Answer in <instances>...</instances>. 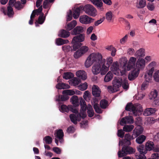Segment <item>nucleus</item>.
I'll use <instances>...</instances> for the list:
<instances>
[{"label": "nucleus", "mask_w": 159, "mask_h": 159, "mask_svg": "<svg viewBox=\"0 0 159 159\" xmlns=\"http://www.w3.org/2000/svg\"><path fill=\"white\" fill-rule=\"evenodd\" d=\"M81 110L80 112L77 114H71L70 117L71 121L75 124L77 123V121H80L81 118H84L86 116V104L85 101L82 98H80Z\"/></svg>", "instance_id": "obj_1"}, {"label": "nucleus", "mask_w": 159, "mask_h": 159, "mask_svg": "<svg viewBox=\"0 0 159 159\" xmlns=\"http://www.w3.org/2000/svg\"><path fill=\"white\" fill-rule=\"evenodd\" d=\"M102 58V56L100 53L92 52L87 57L84 63L85 66L88 68L93 63L101 62Z\"/></svg>", "instance_id": "obj_2"}, {"label": "nucleus", "mask_w": 159, "mask_h": 159, "mask_svg": "<svg viewBox=\"0 0 159 159\" xmlns=\"http://www.w3.org/2000/svg\"><path fill=\"white\" fill-rule=\"evenodd\" d=\"M125 109L132 112L134 116H139L143 112V107L140 104L136 103L133 104L130 103L128 104L125 107Z\"/></svg>", "instance_id": "obj_3"}, {"label": "nucleus", "mask_w": 159, "mask_h": 159, "mask_svg": "<svg viewBox=\"0 0 159 159\" xmlns=\"http://www.w3.org/2000/svg\"><path fill=\"white\" fill-rule=\"evenodd\" d=\"M101 62L94 63L92 68V72L94 75H97L100 74L102 75H103L107 73V72L102 65H101Z\"/></svg>", "instance_id": "obj_4"}, {"label": "nucleus", "mask_w": 159, "mask_h": 159, "mask_svg": "<svg viewBox=\"0 0 159 159\" xmlns=\"http://www.w3.org/2000/svg\"><path fill=\"white\" fill-rule=\"evenodd\" d=\"M137 59L134 57H130L127 63H124L123 65V68L124 69L123 72L126 73L127 71L130 70L131 69L135 67Z\"/></svg>", "instance_id": "obj_5"}, {"label": "nucleus", "mask_w": 159, "mask_h": 159, "mask_svg": "<svg viewBox=\"0 0 159 159\" xmlns=\"http://www.w3.org/2000/svg\"><path fill=\"white\" fill-rule=\"evenodd\" d=\"M110 70L114 74L116 75H123L126 73L125 72H123L125 70L123 68V66L121 70L119 69V64L117 61L113 62L111 66Z\"/></svg>", "instance_id": "obj_6"}, {"label": "nucleus", "mask_w": 159, "mask_h": 159, "mask_svg": "<svg viewBox=\"0 0 159 159\" xmlns=\"http://www.w3.org/2000/svg\"><path fill=\"white\" fill-rule=\"evenodd\" d=\"M83 10L87 15L95 17L98 15V11L92 5L87 4L83 7Z\"/></svg>", "instance_id": "obj_7"}, {"label": "nucleus", "mask_w": 159, "mask_h": 159, "mask_svg": "<svg viewBox=\"0 0 159 159\" xmlns=\"http://www.w3.org/2000/svg\"><path fill=\"white\" fill-rule=\"evenodd\" d=\"M43 0H37L36 2V7L39 8L38 9L34 10L30 16V19L29 21V24L32 25L33 23V19L35 15H38L41 13L42 10V6L41 5Z\"/></svg>", "instance_id": "obj_8"}, {"label": "nucleus", "mask_w": 159, "mask_h": 159, "mask_svg": "<svg viewBox=\"0 0 159 159\" xmlns=\"http://www.w3.org/2000/svg\"><path fill=\"white\" fill-rule=\"evenodd\" d=\"M85 40V35L84 34H80L75 36L72 41V43L73 44V48L77 49L79 47L81 44L79 43L83 42Z\"/></svg>", "instance_id": "obj_9"}, {"label": "nucleus", "mask_w": 159, "mask_h": 159, "mask_svg": "<svg viewBox=\"0 0 159 159\" xmlns=\"http://www.w3.org/2000/svg\"><path fill=\"white\" fill-rule=\"evenodd\" d=\"M135 151L134 149L131 147L124 146L121 151H119L118 152V156L119 157H121L127 154L133 153Z\"/></svg>", "instance_id": "obj_10"}, {"label": "nucleus", "mask_w": 159, "mask_h": 159, "mask_svg": "<svg viewBox=\"0 0 159 159\" xmlns=\"http://www.w3.org/2000/svg\"><path fill=\"white\" fill-rule=\"evenodd\" d=\"M113 58L111 57H108L106 59H102V65L107 72L109 70V67L113 63Z\"/></svg>", "instance_id": "obj_11"}, {"label": "nucleus", "mask_w": 159, "mask_h": 159, "mask_svg": "<svg viewBox=\"0 0 159 159\" xmlns=\"http://www.w3.org/2000/svg\"><path fill=\"white\" fill-rule=\"evenodd\" d=\"M93 20V19L85 15L81 16L79 19V20L80 23L84 24H90Z\"/></svg>", "instance_id": "obj_12"}, {"label": "nucleus", "mask_w": 159, "mask_h": 159, "mask_svg": "<svg viewBox=\"0 0 159 159\" xmlns=\"http://www.w3.org/2000/svg\"><path fill=\"white\" fill-rule=\"evenodd\" d=\"M131 70L129 74L128 79L130 80H132L135 79L138 76L140 70L135 67Z\"/></svg>", "instance_id": "obj_13"}, {"label": "nucleus", "mask_w": 159, "mask_h": 159, "mask_svg": "<svg viewBox=\"0 0 159 159\" xmlns=\"http://www.w3.org/2000/svg\"><path fill=\"white\" fill-rule=\"evenodd\" d=\"M55 143L57 145L58 144V140L61 143L63 142L62 138L64 136V134L62 130L59 129L56 132L55 134Z\"/></svg>", "instance_id": "obj_14"}, {"label": "nucleus", "mask_w": 159, "mask_h": 159, "mask_svg": "<svg viewBox=\"0 0 159 159\" xmlns=\"http://www.w3.org/2000/svg\"><path fill=\"white\" fill-rule=\"evenodd\" d=\"M125 139L126 141L125 143H124L122 141H120L119 142V145H122L124 144L130 145L131 144L130 141L131 140L134 139L135 138L133 135V134L132 136H131L129 134H126L124 136Z\"/></svg>", "instance_id": "obj_15"}, {"label": "nucleus", "mask_w": 159, "mask_h": 159, "mask_svg": "<svg viewBox=\"0 0 159 159\" xmlns=\"http://www.w3.org/2000/svg\"><path fill=\"white\" fill-rule=\"evenodd\" d=\"M146 65V61L145 59L142 58H139L136 63L135 68L139 70L143 69Z\"/></svg>", "instance_id": "obj_16"}, {"label": "nucleus", "mask_w": 159, "mask_h": 159, "mask_svg": "<svg viewBox=\"0 0 159 159\" xmlns=\"http://www.w3.org/2000/svg\"><path fill=\"white\" fill-rule=\"evenodd\" d=\"M122 79L121 78H115L112 81L113 87L118 91L119 87L121 85Z\"/></svg>", "instance_id": "obj_17"}, {"label": "nucleus", "mask_w": 159, "mask_h": 159, "mask_svg": "<svg viewBox=\"0 0 159 159\" xmlns=\"http://www.w3.org/2000/svg\"><path fill=\"white\" fill-rule=\"evenodd\" d=\"M134 121V119L132 116H128L123 118L120 121V124L121 125H123L124 124L133 123Z\"/></svg>", "instance_id": "obj_18"}, {"label": "nucleus", "mask_w": 159, "mask_h": 159, "mask_svg": "<svg viewBox=\"0 0 159 159\" xmlns=\"http://www.w3.org/2000/svg\"><path fill=\"white\" fill-rule=\"evenodd\" d=\"M157 110L154 108H147L143 111V115L144 116H151L155 113Z\"/></svg>", "instance_id": "obj_19"}, {"label": "nucleus", "mask_w": 159, "mask_h": 159, "mask_svg": "<svg viewBox=\"0 0 159 159\" xmlns=\"http://www.w3.org/2000/svg\"><path fill=\"white\" fill-rule=\"evenodd\" d=\"M143 131L142 127L140 125L137 126L133 131V135H134V138H136L142 133Z\"/></svg>", "instance_id": "obj_20"}, {"label": "nucleus", "mask_w": 159, "mask_h": 159, "mask_svg": "<svg viewBox=\"0 0 159 159\" xmlns=\"http://www.w3.org/2000/svg\"><path fill=\"white\" fill-rule=\"evenodd\" d=\"M77 24V21L75 20H73L70 22L66 23L65 28L67 30L70 31L73 29Z\"/></svg>", "instance_id": "obj_21"}, {"label": "nucleus", "mask_w": 159, "mask_h": 159, "mask_svg": "<svg viewBox=\"0 0 159 159\" xmlns=\"http://www.w3.org/2000/svg\"><path fill=\"white\" fill-rule=\"evenodd\" d=\"M76 76L83 80L87 79V76L86 72L83 70H79L76 73Z\"/></svg>", "instance_id": "obj_22"}, {"label": "nucleus", "mask_w": 159, "mask_h": 159, "mask_svg": "<svg viewBox=\"0 0 159 159\" xmlns=\"http://www.w3.org/2000/svg\"><path fill=\"white\" fill-rule=\"evenodd\" d=\"M114 15L112 11H109L106 13L104 17L108 22H111L114 20Z\"/></svg>", "instance_id": "obj_23"}, {"label": "nucleus", "mask_w": 159, "mask_h": 159, "mask_svg": "<svg viewBox=\"0 0 159 159\" xmlns=\"http://www.w3.org/2000/svg\"><path fill=\"white\" fill-rule=\"evenodd\" d=\"M83 10V6H80L76 8L73 12V17L75 19L78 18L80 14L81 11Z\"/></svg>", "instance_id": "obj_24"}, {"label": "nucleus", "mask_w": 159, "mask_h": 159, "mask_svg": "<svg viewBox=\"0 0 159 159\" xmlns=\"http://www.w3.org/2000/svg\"><path fill=\"white\" fill-rule=\"evenodd\" d=\"M92 92L93 96L95 97H99L101 91L98 86L93 85L92 88Z\"/></svg>", "instance_id": "obj_25"}, {"label": "nucleus", "mask_w": 159, "mask_h": 159, "mask_svg": "<svg viewBox=\"0 0 159 159\" xmlns=\"http://www.w3.org/2000/svg\"><path fill=\"white\" fill-rule=\"evenodd\" d=\"M113 74L111 71H109L105 74L103 81L104 82L107 83L111 81L113 78Z\"/></svg>", "instance_id": "obj_26"}, {"label": "nucleus", "mask_w": 159, "mask_h": 159, "mask_svg": "<svg viewBox=\"0 0 159 159\" xmlns=\"http://www.w3.org/2000/svg\"><path fill=\"white\" fill-rule=\"evenodd\" d=\"M153 72L147 70L144 74V78L145 81L150 82L152 78V75Z\"/></svg>", "instance_id": "obj_27"}, {"label": "nucleus", "mask_w": 159, "mask_h": 159, "mask_svg": "<svg viewBox=\"0 0 159 159\" xmlns=\"http://www.w3.org/2000/svg\"><path fill=\"white\" fill-rule=\"evenodd\" d=\"M70 35V32L64 30H60L58 34L59 37L63 38H66Z\"/></svg>", "instance_id": "obj_28"}, {"label": "nucleus", "mask_w": 159, "mask_h": 159, "mask_svg": "<svg viewBox=\"0 0 159 159\" xmlns=\"http://www.w3.org/2000/svg\"><path fill=\"white\" fill-rule=\"evenodd\" d=\"M145 55L144 50L143 48H140L137 50L134 54L135 56L137 58L143 57Z\"/></svg>", "instance_id": "obj_29"}, {"label": "nucleus", "mask_w": 159, "mask_h": 159, "mask_svg": "<svg viewBox=\"0 0 159 159\" xmlns=\"http://www.w3.org/2000/svg\"><path fill=\"white\" fill-rule=\"evenodd\" d=\"M70 84L71 85L76 86L81 82V80L76 77H74L69 81Z\"/></svg>", "instance_id": "obj_30"}, {"label": "nucleus", "mask_w": 159, "mask_h": 159, "mask_svg": "<svg viewBox=\"0 0 159 159\" xmlns=\"http://www.w3.org/2000/svg\"><path fill=\"white\" fill-rule=\"evenodd\" d=\"M154 144L153 142L148 141L145 143V148L147 151H150L154 148Z\"/></svg>", "instance_id": "obj_31"}, {"label": "nucleus", "mask_w": 159, "mask_h": 159, "mask_svg": "<svg viewBox=\"0 0 159 159\" xmlns=\"http://www.w3.org/2000/svg\"><path fill=\"white\" fill-rule=\"evenodd\" d=\"M70 101L75 106H78L79 105L78 97L77 96H72L70 99Z\"/></svg>", "instance_id": "obj_32"}, {"label": "nucleus", "mask_w": 159, "mask_h": 159, "mask_svg": "<svg viewBox=\"0 0 159 159\" xmlns=\"http://www.w3.org/2000/svg\"><path fill=\"white\" fill-rule=\"evenodd\" d=\"M146 5V2L144 0H137L136 3V7L139 8H142L144 7Z\"/></svg>", "instance_id": "obj_33"}, {"label": "nucleus", "mask_w": 159, "mask_h": 159, "mask_svg": "<svg viewBox=\"0 0 159 159\" xmlns=\"http://www.w3.org/2000/svg\"><path fill=\"white\" fill-rule=\"evenodd\" d=\"M84 31L83 27L81 26H77L73 30V35H76L82 33Z\"/></svg>", "instance_id": "obj_34"}, {"label": "nucleus", "mask_w": 159, "mask_h": 159, "mask_svg": "<svg viewBox=\"0 0 159 159\" xmlns=\"http://www.w3.org/2000/svg\"><path fill=\"white\" fill-rule=\"evenodd\" d=\"M157 65V63L156 61H152L147 66V70L153 72Z\"/></svg>", "instance_id": "obj_35"}, {"label": "nucleus", "mask_w": 159, "mask_h": 159, "mask_svg": "<svg viewBox=\"0 0 159 159\" xmlns=\"http://www.w3.org/2000/svg\"><path fill=\"white\" fill-rule=\"evenodd\" d=\"M69 98V97L66 95L61 96L59 95L56 97L55 100L56 101L60 102L61 101H65L68 100Z\"/></svg>", "instance_id": "obj_36"}, {"label": "nucleus", "mask_w": 159, "mask_h": 159, "mask_svg": "<svg viewBox=\"0 0 159 159\" xmlns=\"http://www.w3.org/2000/svg\"><path fill=\"white\" fill-rule=\"evenodd\" d=\"M68 40L67 39H63L61 38H58L56 39V43L57 45H61L65 44H66L69 43Z\"/></svg>", "instance_id": "obj_37"}, {"label": "nucleus", "mask_w": 159, "mask_h": 159, "mask_svg": "<svg viewBox=\"0 0 159 159\" xmlns=\"http://www.w3.org/2000/svg\"><path fill=\"white\" fill-rule=\"evenodd\" d=\"M56 87L58 89H67L70 88V86L68 84L65 83H58L56 85Z\"/></svg>", "instance_id": "obj_38"}, {"label": "nucleus", "mask_w": 159, "mask_h": 159, "mask_svg": "<svg viewBox=\"0 0 159 159\" xmlns=\"http://www.w3.org/2000/svg\"><path fill=\"white\" fill-rule=\"evenodd\" d=\"M87 109L88 116L90 117H92L94 115V113L91 106L90 104L88 105L87 107Z\"/></svg>", "instance_id": "obj_39"}, {"label": "nucleus", "mask_w": 159, "mask_h": 159, "mask_svg": "<svg viewBox=\"0 0 159 159\" xmlns=\"http://www.w3.org/2000/svg\"><path fill=\"white\" fill-rule=\"evenodd\" d=\"M137 149L141 154L144 155L147 153V150L146 148H144V146L143 145L139 146L137 147Z\"/></svg>", "instance_id": "obj_40"}, {"label": "nucleus", "mask_w": 159, "mask_h": 159, "mask_svg": "<svg viewBox=\"0 0 159 159\" xmlns=\"http://www.w3.org/2000/svg\"><path fill=\"white\" fill-rule=\"evenodd\" d=\"M98 101L96 98L94 99V104L93 105L94 108L96 112L98 113H100L102 112V110L98 106L97 102Z\"/></svg>", "instance_id": "obj_41"}, {"label": "nucleus", "mask_w": 159, "mask_h": 159, "mask_svg": "<svg viewBox=\"0 0 159 159\" xmlns=\"http://www.w3.org/2000/svg\"><path fill=\"white\" fill-rule=\"evenodd\" d=\"M146 137L143 135H141L136 139V142L138 144L142 143L145 140Z\"/></svg>", "instance_id": "obj_42"}, {"label": "nucleus", "mask_w": 159, "mask_h": 159, "mask_svg": "<svg viewBox=\"0 0 159 159\" xmlns=\"http://www.w3.org/2000/svg\"><path fill=\"white\" fill-rule=\"evenodd\" d=\"M134 126L133 125H125L123 128V130L126 132H129L131 131L134 128Z\"/></svg>", "instance_id": "obj_43"}, {"label": "nucleus", "mask_w": 159, "mask_h": 159, "mask_svg": "<svg viewBox=\"0 0 159 159\" xmlns=\"http://www.w3.org/2000/svg\"><path fill=\"white\" fill-rule=\"evenodd\" d=\"M71 106H69L68 107L66 106L65 105H62L61 106L59 110L60 111L62 112H68L70 109L71 108Z\"/></svg>", "instance_id": "obj_44"}, {"label": "nucleus", "mask_w": 159, "mask_h": 159, "mask_svg": "<svg viewBox=\"0 0 159 159\" xmlns=\"http://www.w3.org/2000/svg\"><path fill=\"white\" fill-rule=\"evenodd\" d=\"M105 87L107 89V91L110 93H114L118 91L116 89L114 88L113 86H105Z\"/></svg>", "instance_id": "obj_45"}, {"label": "nucleus", "mask_w": 159, "mask_h": 159, "mask_svg": "<svg viewBox=\"0 0 159 159\" xmlns=\"http://www.w3.org/2000/svg\"><path fill=\"white\" fill-rule=\"evenodd\" d=\"M157 96V92L156 90L152 91L149 95V98L150 99L156 98Z\"/></svg>", "instance_id": "obj_46"}, {"label": "nucleus", "mask_w": 159, "mask_h": 159, "mask_svg": "<svg viewBox=\"0 0 159 159\" xmlns=\"http://www.w3.org/2000/svg\"><path fill=\"white\" fill-rule=\"evenodd\" d=\"M74 76L73 74L70 72L65 73L63 76V78L68 80L73 77Z\"/></svg>", "instance_id": "obj_47"}, {"label": "nucleus", "mask_w": 159, "mask_h": 159, "mask_svg": "<svg viewBox=\"0 0 159 159\" xmlns=\"http://www.w3.org/2000/svg\"><path fill=\"white\" fill-rule=\"evenodd\" d=\"M88 88V84L86 82L80 84L78 86V89L81 91H84Z\"/></svg>", "instance_id": "obj_48"}, {"label": "nucleus", "mask_w": 159, "mask_h": 159, "mask_svg": "<svg viewBox=\"0 0 159 159\" xmlns=\"http://www.w3.org/2000/svg\"><path fill=\"white\" fill-rule=\"evenodd\" d=\"M153 77L156 82H159V69L155 71Z\"/></svg>", "instance_id": "obj_49"}, {"label": "nucleus", "mask_w": 159, "mask_h": 159, "mask_svg": "<svg viewBox=\"0 0 159 159\" xmlns=\"http://www.w3.org/2000/svg\"><path fill=\"white\" fill-rule=\"evenodd\" d=\"M100 105L102 108H106L108 106V102L105 100H102L100 102Z\"/></svg>", "instance_id": "obj_50"}, {"label": "nucleus", "mask_w": 159, "mask_h": 159, "mask_svg": "<svg viewBox=\"0 0 159 159\" xmlns=\"http://www.w3.org/2000/svg\"><path fill=\"white\" fill-rule=\"evenodd\" d=\"M128 81V80L126 79L122 81L121 85L123 88L124 89H127L129 88V85Z\"/></svg>", "instance_id": "obj_51"}, {"label": "nucleus", "mask_w": 159, "mask_h": 159, "mask_svg": "<svg viewBox=\"0 0 159 159\" xmlns=\"http://www.w3.org/2000/svg\"><path fill=\"white\" fill-rule=\"evenodd\" d=\"M147 124H153L156 121V120L152 117H148L146 118Z\"/></svg>", "instance_id": "obj_52"}, {"label": "nucleus", "mask_w": 159, "mask_h": 159, "mask_svg": "<svg viewBox=\"0 0 159 159\" xmlns=\"http://www.w3.org/2000/svg\"><path fill=\"white\" fill-rule=\"evenodd\" d=\"M79 49L83 54L87 52L89 50V48L88 46L84 45L81 47Z\"/></svg>", "instance_id": "obj_53"}, {"label": "nucleus", "mask_w": 159, "mask_h": 159, "mask_svg": "<svg viewBox=\"0 0 159 159\" xmlns=\"http://www.w3.org/2000/svg\"><path fill=\"white\" fill-rule=\"evenodd\" d=\"M74 90L68 89L63 90L62 92V93L64 95H74Z\"/></svg>", "instance_id": "obj_54"}, {"label": "nucleus", "mask_w": 159, "mask_h": 159, "mask_svg": "<svg viewBox=\"0 0 159 159\" xmlns=\"http://www.w3.org/2000/svg\"><path fill=\"white\" fill-rule=\"evenodd\" d=\"M91 96V93L88 91H85L84 93L83 97L84 99L87 101L89 100Z\"/></svg>", "instance_id": "obj_55"}, {"label": "nucleus", "mask_w": 159, "mask_h": 159, "mask_svg": "<svg viewBox=\"0 0 159 159\" xmlns=\"http://www.w3.org/2000/svg\"><path fill=\"white\" fill-rule=\"evenodd\" d=\"M43 142L47 144H49L52 143V138L49 136L45 137L43 139Z\"/></svg>", "instance_id": "obj_56"}, {"label": "nucleus", "mask_w": 159, "mask_h": 159, "mask_svg": "<svg viewBox=\"0 0 159 159\" xmlns=\"http://www.w3.org/2000/svg\"><path fill=\"white\" fill-rule=\"evenodd\" d=\"M83 55L80 50L79 49L75 52L74 56L75 59H78L81 57Z\"/></svg>", "instance_id": "obj_57"}, {"label": "nucleus", "mask_w": 159, "mask_h": 159, "mask_svg": "<svg viewBox=\"0 0 159 159\" xmlns=\"http://www.w3.org/2000/svg\"><path fill=\"white\" fill-rule=\"evenodd\" d=\"M147 7L149 10L153 11L155 9V6L154 3L149 2L148 3Z\"/></svg>", "instance_id": "obj_58"}, {"label": "nucleus", "mask_w": 159, "mask_h": 159, "mask_svg": "<svg viewBox=\"0 0 159 159\" xmlns=\"http://www.w3.org/2000/svg\"><path fill=\"white\" fill-rule=\"evenodd\" d=\"M43 14L41 13L40 15L39 16L38 19V23L39 24H42L44 22L45 17L43 16Z\"/></svg>", "instance_id": "obj_59"}, {"label": "nucleus", "mask_w": 159, "mask_h": 159, "mask_svg": "<svg viewBox=\"0 0 159 159\" xmlns=\"http://www.w3.org/2000/svg\"><path fill=\"white\" fill-rule=\"evenodd\" d=\"M14 14V12L12 7L8 6L7 7V15L9 17H12Z\"/></svg>", "instance_id": "obj_60"}, {"label": "nucleus", "mask_w": 159, "mask_h": 159, "mask_svg": "<svg viewBox=\"0 0 159 159\" xmlns=\"http://www.w3.org/2000/svg\"><path fill=\"white\" fill-rule=\"evenodd\" d=\"M149 82L145 81L141 85V89L142 90H144L148 87Z\"/></svg>", "instance_id": "obj_61"}, {"label": "nucleus", "mask_w": 159, "mask_h": 159, "mask_svg": "<svg viewBox=\"0 0 159 159\" xmlns=\"http://www.w3.org/2000/svg\"><path fill=\"white\" fill-rule=\"evenodd\" d=\"M128 35L126 34L120 40V43L121 44H124L127 41L128 39Z\"/></svg>", "instance_id": "obj_62"}, {"label": "nucleus", "mask_w": 159, "mask_h": 159, "mask_svg": "<svg viewBox=\"0 0 159 159\" xmlns=\"http://www.w3.org/2000/svg\"><path fill=\"white\" fill-rule=\"evenodd\" d=\"M72 18V12L71 10H69L67 12L66 16V20L69 21L71 20Z\"/></svg>", "instance_id": "obj_63"}, {"label": "nucleus", "mask_w": 159, "mask_h": 159, "mask_svg": "<svg viewBox=\"0 0 159 159\" xmlns=\"http://www.w3.org/2000/svg\"><path fill=\"white\" fill-rule=\"evenodd\" d=\"M14 6L18 10H20L23 7V5L21 4L19 1L16 2L14 4Z\"/></svg>", "instance_id": "obj_64"}]
</instances>
